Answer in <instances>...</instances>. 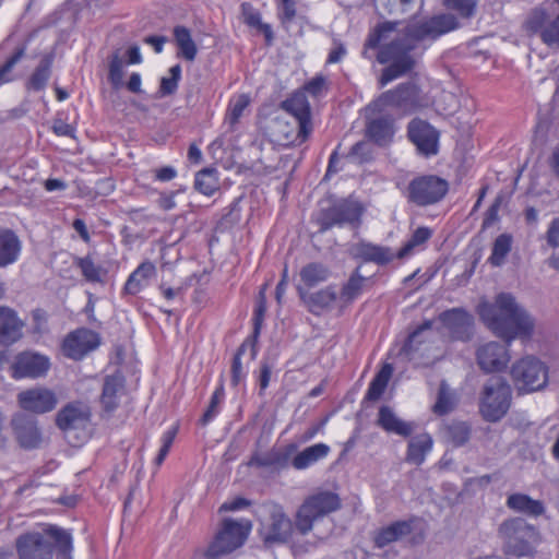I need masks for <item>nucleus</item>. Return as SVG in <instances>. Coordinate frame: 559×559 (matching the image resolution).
Listing matches in <instances>:
<instances>
[{"instance_id": "nucleus-19", "label": "nucleus", "mask_w": 559, "mask_h": 559, "mask_svg": "<svg viewBox=\"0 0 559 559\" xmlns=\"http://www.w3.org/2000/svg\"><path fill=\"white\" fill-rule=\"evenodd\" d=\"M507 346L509 345H502L498 342H489L481 345L476 352L480 369L485 372H496L506 368L510 360Z\"/></svg>"}, {"instance_id": "nucleus-38", "label": "nucleus", "mask_w": 559, "mask_h": 559, "mask_svg": "<svg viewBox=\"0 0 559 559\" xmlns=\"http://www.w3.org/2000/svg\"><path fill=\"white\" fill-rule=\"evenodd\" d=\"M174 37L179 48L178 55L187 61H193L197 57L198 48L190 31L185 26H176L174 28Z\"/></svg>"}, {"instance_id": "nucleus-7", "label": "nucleus", "mask_w": 559, "mask_h": 559, "mask_svg": "<svg viewBox=\"0 0 559 559\" xmlns=\"http://www.w3.org/2000/svg\"><path fill=\"white\" fill-rule=\"evenodd\" d=\"M510 373L520 394L540 391L548 383V367L533 356H526L514 362Z\"/></svg>"}, {"instance_id": "nucleus-4", "label": "nucleus", "mask_w": 559, "mask_h": 559, "mask_svg": "<svg viewBox=\"0 0 559 559\" xmlns=\"http://www.w3.org/2000/svg\"><path fill=\"white\" fill-rule=\"evenodd\" d=\"M259 535L265 547L287 544L296 531L284 508L275 502H265L257 510Z\"/></svg>"}, {"instance_id": "nucleus-16", "label": "nucleus", "mask_w": 559, "mask_h": 559, "mask_svg": "<svg viewBox=\"0 0 559 559\" xmlns=\"http://www.w3.org/2000/svg\"><path fill=\"white\" fill-rule=\"evenodd\" d=\"M99 345V336L88 329H78L63 340L62 353L68 358L79 360Z\"/></svg>"}, {"instance_id": "nucleus-43", "label": "nucleus", "mask_w": 559, "mask_h": 559, "mask_svg": "<svg viewBox=\"0 0 559 559\" xmlns=\"http://www.w3.org/2000/svg\"><path fill=\"white\" fill-rule=\"evenodd\" d=\"M393 368L390 364H385L381 370L376 374L369 384L366 399L369 401H377L383 394L389 380L392 376Z\"/></svg>"}, {"instance_id": "nucleus-53", "label": "nucleus", "mask_w": 559, "mask_h": 559, "mask_svg": "<svg viewBox=\"0 0 559 559\" xmlns=\"http://www.w3.org/2000/svg\"><path fill=\"white\" fill-rule=\"evenodd\" d=\"M122 78L123 60L120 58L119 52L116 51L110 57L108 81L115 90H118L122 86Z\"/></svg>"}, {"instance_id": "nucleus-63", "label": "nucleus", "mask_w": 559, "mask_h": 559, "mask_svg": "<svg viewBox=\"0 0 559 559\" xmlns=\"http://www.w3.org/2000/svg\"><path fill=\"white\" fill-rule=\"evenodd\" d=\"M333 48L331 49L328 56V63H336L340 62L343 57L346 55L345 46L337 39L333 40Z\"/></svg>"}, {"instance_id": "nucleus-3", "label": "nucleus", "mask_w": 559, "mask_h": 559, "mask_svg": "<svg viewBox=\"0 0 559 559\" xmlns=\"http://www.w3.org/2000/svg\"><path fill=\"white\" fill-rule=\"evenodd\" d=\"M53 545L60 551L71 549V536L64 530L50 526L45 534L38 532L26 533L17 537L16 550L20 559H51Z\"/></svg>"}, {"instance_id": "nucleus-31", "label": "nucleus", "mask_w": 559, "mask_h": 559, "mask_svg": "<svg viewBox=\"0 0 559 559\" xmlns=\"http://www.w3.org/2000/svg\"><path fill=\"white\" fill-rule=\"evenodd\" d=\"M155 266L152 262L141 263L128 277L124 284V292L130 295H136L144 288L148 280L155 275Z\"/></svg>"}, {"instance_id": "nucleus-57", "label": "nucleus", "mask_w": 559, "mask_h": 559, "mask_svg": "<svg viewBox=\"0 0 559 559\" xmlns=\"http://www.w3.org/2000/svg\"><path fill=\"white\" fill-rule=\"evenodd\" d=\"M177 430H178L177 427H171L166 432H164V435L162 437V447H160L159 452L155 459V463L157 466L162 465V463L166 459V456L173 445L175 437L177 435Z\"/></svg>"}, {"instance_id": "nucleus-64", "label": "nucleus", "mask_w": 559, "mask_h": 559, "mask_svg": "<svg viewBox=\"0 0 559 559\" xmlns=\"http://www.w3.org/2000/svg\"><path fill=\"white\" fill-rule=\"evenodd\" d=\"M52 131L57 135H61V136H73L74 135V128L61 119H56L53 121Z\"/></svg>"}, {"instance_id": "nucleus-55", "label": "nucleus", "mask_w": 559, "mask_h": 559, "mask_svg": "<svg viewBox=\"0 0 559 559\" xmlns=\"http://www.w3.org/2000/svg\"><path fill=\"white\" fill-rule=\"evenodd\" d=\"M431 329V322L427 321L420 326H418L413 333L409 334L407 341L403 345V352L406 355H411L413 352L418 349V345L421 344L424 341L421 338V334L425 331H428Z\"/></svg>"}, {"instance_id": "nucleus-52", "label": "nucleus", "mask_w": 559, "mask_h": 559, "mask_svg": "<svg viewBox=\"0 0 559 559\" xmlns=\"http://www.w3.org/2000/svg\"><path fill=\"white\" fill-rule=\"evenodd\" d=\"M250 99L247 95L241 94L236 99L231 100L228 107V111L226 115V122L229 123L230 127H234L238 123L239 118L242 116L243 110L248 107Z\"/></svg>"}, {"instance_id": "nucleus-1", "label": "nucleus", "mask_w": 559, "mask_h": 559, "mask_svg": "<svg viewBox=\"0 0 559 559\" xmlns=\"http://www.w3.org/2000/svg\"><path fill=\"white\" fill-rule=\"evenodd\" d=\"M461 26L456 15L442 13L420 22L385 21L368 35L365 47L378 48L377 61L388 64L379 78L380 87L407 75L417 66L419 45L425 39H436Z\"/></svg>"}, {"instance_id": "nucleus-17", "label": "nucleus", "mask_w": 559, "mask_h": 559, "mask_svg": "<svg viewBox=\"0 0 559 559\" xmlns=\"http://www.w3.org/2000/svg\"><path fill=\"white\" fill-rule=\"evenodd\" d=\"M50 368V361L47 356L24 352L15 357L12 364V377L15 379L40 378L46 376Z\"/></svg>"}, {"instance_id": "nucleus-24", "label": "nucleus", "mask_w": 559, "mask_h": 559, "mask_svg": "<svg viewBox=\"0 0 559 559\" xmlns=\"http://www.w3.org/2000/svg\"><path fill=\"white\" fill-rule=\"evenodd\" d=\"M24 322L15 310L0 306V344L11 345L22 337Z\"/></svg>"}, {"instance_id": "nucleus-54", "label": "nucleus", "mask_w": 559, "mask_h": 559, "mask_svg": "<svg viewBox=\"0 0 559 559\" xmlns=\"http://www.w3.org/2000/svg\"><path fill=\"white\" fill-rule=\"evenodd\" d=\"M224 385L221 383L212 394L210 405L201 418L203 425L210 423L218 414L219 405L224 400Z\"/></svg>"}, {"instance_id": "nucleus-8", "label": "nucleus", "mask_w": 559, "mask_h": 559, "mask_svg": "<svg viewBox=\"0 0 559 559\" xmlns=\"http://www.w3.org/2000/svg\"><path fill=\"white\" fill-rule=\"evenodd\" d=\"M251 531V523L245 520L225 519L222 528L205 551L209 559H218L239 548Z\"/></svg>"}, {"instance_id": "nucleus-18", "label": "nucleus", "mask_w": 559, "mask_h": 559, "mask_svg": "<svg viewBox=\"0 0 559 559\" xmlns=\"http://www.w3.org/2000/svg\"><path fill=\"white\" fill-rule=\"evenodd\" d=\"M17 401L24 411L35 414L51 412L58 403L55 392L47 388H34L22 391L17 395Z\"/></svg>"}, {"instance_id": "nucleus-44", "label": "nucleus", "mask_w": 559, "mask_h": 559, "mask_svg": "<svg viewBox=\"0 0 559 559\" xmlns=\"http://www.w3.org/2000/svg\"><path fill=\"white\" fill-rule=\"evenodd\" d=\"M512 247V236L509 234L499 235L492 245L491 254L488 258V262L492 266H501Z\"/></svg>"}, {"instance_id": "nucleus-35", "label": "nucleus", "mask_w": 559, "mask_h": 559, "mask_svg": "<svg viewBox=\"0 0 559 559\" xmlns=\"http://www.w3.org/2000/svg\"><path fill=\"white\" fill-rule=\"evenodd\" d=\"M507 506L518 512H522L528 515L538 516L545 512V508L542 501L534 500L527 495L513 493L508 497Z\"/></svg>"}, {"instance_id": "nucleus-42", "label": "nucleus", "mask_w": 559, "mask_h": 559, "mask_svg": "<svg viewBox=\"0 0 559 559\" xmlns=\"http://www.w3.org/2000/svg\"><path fill=\"white\" fill-rule=\"evenodd\" d=\"M456 406V397L445 381H441L437 402L432 406V412L438 416H443L452 412Z\"/></svg>"}, {"instance_id": "nucleus-60", "label": "nucleus", "mask_w": 559, "mask_h": 559, "mask_svg": "<svg viewBox=\"0 0 559 559\" xmlns=\"http://www.w3.org/2000/svg\"><path fill=\"white\" fill-rule=\"evenodd\" d=\"M265 310H266V306H265V301H259L258 306L255 307V310H254V316H253V334H252V340H250L251 342L255 343L259 334H260V330H261V326H262V322H263V318H264V313H265Z\"/></svg>"}, {"instance_id": "nucleus-26", "label": "nucleus", "mask_w": 559, "mask_h": 559, "mask_svg": "<svg viewBox=\"0 0 559 559\" xmlns=\"http://www.w3.org/2000/svg\"><path fill=\"white\" fill-rule=\"evenodd\" d=\"M377 425L389 433L404 438L409 437L415 430V424L402 420L389 406H381L378 413Z\"/></svg>"}, {"instance_id": "nucleus-39", "label": "nucleus", "mask_w": 559, "mask_h": 559, "mask_svg": "<svg viewBox=\"0 0 559 559\" xmlns=\"http://www.w3.org/2000/svg\"><path fill=\"white\" fill-rule=\"evenodd\" d=\"M330 270L320 262H311L305 265L300 271V280L307 287H313L330 277Z\"/></svg>"}, {"instance_id": "nucleus-62", "label": "nucleus", "mask_w": 559, "mask_h": 559, "mask_svg": "<svg viewBox=\"0 0 559 559\" xmlns=\"http://www.w3.org/2000/svg\"><path fill=\"white\" fill-rule=\"evenodd\" d=\"M250 504H251L250 500L242 498V497H237L230 501L224 502L219 507V512L238 511V510L248 508Z\"/></svg>"}, {"instance_id": "nucleus-20", "label": "nucleus", "mask_w": 559, "mask_h": 559, "mask_svg": "<svg viewBox=\"0 0 559 559\" xmlns=\"http://www.w3.org/2000/svg\"><path fill=\"white\" fill-rule=\"evenodd\" d=\"M440 321L450 331L455 340L468 341L473 335V316L462 308L443 311Z\"/></svg>"}, {"instance_id": "nucleus-14", "label": "nucleus", "mask_w": 559, "mask_h": 559, "mask_svg": "<svg viewBox=\"0 0 559 559\" xmlns=\"http://www.w3.org/2000/svg\"><path fill=\"white\" fill-rule=\"evenodd\" d=\"M281 108L293 116L298 123L296 139L299 140L300 143L306 141L312 132V122L310 104L305 93H294L281 104Z\"/></svg>"}, {"instance_id": "nucleus-13", "label": "nucleus", "mask_w": 559, "mask_h": 559, "mask_svg": "<svg viewBox=\"0 0 559 559\" xmlns=\"http://www.w3.org/2000/svg\"><path fill=\"white\" fill-rule=\"evenodd\" d=\"M11 428L17 444L24 450H34L44 441L38 420L27 414L17 413L11 419Z\"/></svg>"}, {"instance_id": "nucleus-10", "label": "nucleus", "mask_w": 559, "mask_h": 559, "mask_svg": "<svg viewBox=\"0 0 559 559\" xmlns=\"http://www.w3.org/2000/svg\"><path fill=\"white\" fill-rule=\"evenodd\" d=\"M449 190V183L435 175L419 176L411 180L406 198L417 206H427L440 202Z\"/></svg>"}, {"instance_id": "nucleus-12", "label": "nucleus", "mask_w": 559, "mask_h": 559, "mask_svg": "<svg viewBox=\"0 0 559 559\" xmlns=\"http://www.w3.org/2000/svg\"><path fill=\"white\" fill-rule=\"evenodd\" d=\"M525 27L527 31L538 34L547 46H559V13L555 15L544 7L535 8L528 13Z\"/></svg>"}, {"instance_id": "nucleus-41", "label": "nucleus", "mask_w": 559, "mask_h": 559, "mask_svg": "<svg viewBox=\"0 0 559 559\" xmlns=\"http://www.w3.org/2000/svg\"><path fill=\"white\" fill-rule=\"evenodd\" d=\"M219 183L215 168H203L197 173L194 188L200 193L211 197L218 190Z\"/></svg>"}, {"instance_id": "nucleus-50", "label": "nucleus", "mask_w": 559, "mask_h": 559, "mask_svg": "<svg viewBox=\"0 0 559 559\" xmlns=\"http://www.w3.org/2000/svg\"><path fill=\"white\" fill-rule=\"evenodd\" d=\"M546 239L547 243L554 249L552 254L548 259V264L559 271V217L550 223Z\"/></svg>"}, {"instance_id": "nucleus-22", "label": "nucleus", "mask_w": 559, "mask_h": 559, "mask_svg": "<svg viewBox=\"0 0 559 559\" xmlns=\"http://www.w3.org/2000/svg\"><path fill=\"white\" fill-rule=\"evenodd\" d=\"M91 419L87 405L81 402H72L63 406L56 416V425L62 431L68 432L85 428Z\"/></svg>"}, {"instance_id": "nucleus-36", "label": "nucleus", "mask_w": 559, "mask_h": 559, "mask_svg": "<svg viewBox=\"0 0 559 559\" xmlns=\"http://www.w3.org/2000/svg\"><path fill=\"white\" fill-rule=\"evenodd\" d=\"M431 448L432 439L428 433L417 435L408 442L406 461L415 465H420Z\"/></svg>"}, {"instance_id": "nucleus-46", "label": "nucleus", "mask_w": 559, "mask_h": 559, "mask_svg": "<svg viewBox=\"0 0 559 559\" xmlns=\"http://www.w3.org/2000/svg\"><path fill=\"white\" fill-rule=\"evenodd\" d=\"M471 437V428L466 423L455 421L444 428V438L454 447L464 445Z\"/></svg>"}, {"instance_id": "nucleus-28", "label": "nucleus", "mask_w": 559, "mask_h": 559, "mask_svg": "<svg viewBox=\"0 0 559 559\" xmlns=\"http://www.w3.org/2000/svg\"><path fill=\"white\" fill-rule=\"evenodd\" d=\"M414 520L396 521L390 525L380 528L374 537L373 543L378 548H383L394 542L400 540L404 536H407L413 531Z\"/></svg>"}, {"instance_id": "nucleus-32", "label": "nucleus", "mask_w": 559, "mask_h": 559, "mask_svg": "<svg viewBox=\"0 0 559 559\" xmlns=\"http://www.w3.org/2000/svg\"><path fill=\"white\" fill-rule=\"evenodd\" d=\"M330 452V447L325 443H317L304 449L292 461L296 469H306L320 460L324 459Z\"/></svg>"}, {"instance_id": "nucleus-33", "label": "nucleus", "mask_w": 559, "mask_h": 559, "mask_svg": "<svg viewBox=\"0 0 559 559\" xmlns=\"http://www.w3.org/2000/svg\"><path fill=\"white\" fill-rule=\"evenodd\" d=\"M368 136L378 145L383 146L391 142L394 128L389 117H380L371 120L367 127Z\"/></svg>"}, {"instance_id": "nucleus-11", "label": "nucleus", "mask_w": 559, "mask_h": 559, "mask_svg": "<svg viewBox=\"0 0 559 559\" xmlns=\"http://www.w3.org/2000/svg\"><path fill=\"white\" fill-rule=\"evenodd\" d=\"M362 212L364 207L359 202L349 199L342 200L321 211L318 218L320 231L324 233L334 226H358Z\"/></svg>"}, {"instance_id": "nucleus-6", "label": "nucleus", "mask_w": 559, "mask_h": 559, "mask_svg": "<svg viewBox=\"0 0 559 559\" xmlns=\"http://www.w3.org/2000/svg\"><path fill=\"white\" fill-rule=\"evenodd\" d=\"M340 507V497L331 491H320L308 497L296 512V532L300 535L308 534L316 520L336 511Z\"/></svg>"}, {"instance_id": "nucleus-47", "label": "nucleus", "mask_w": 559, "mask_h": 559, "mask_svg": "<svg viewBox=\"0 0 559 559\" xmlns=\"http://www.w3.org/2000/svg\"><path fill=\"white\" fill-rule=\"evenodd\" d=\"M74 264L81 270L82 275L87 282L99 283L103 281L105 271L94 263L90 255L75 258Z\"/></svg>"}, {"instance_id": "nucleus-29", "label": "nucleus", "mask_w": 559, "mask_h": 559, "mask_svg": "<svg viewBox=\"0 0 559 559\" xmlns=\"http://www.w3.org/2000/svg\"><path fill=\"white\" fill-rule=\"evenodd\" d=\"M22 243L10 229L0 228V269L15 263L21 254Z\"/></svg>"}, {"instance_id": "nucleus-25", "label": "nucleus", "mask_w": 559, "mask_h": 559, "mask_svg": "<svg viewBox=\"0 0 559 559\" xmlns=\"http://www.w3.org/2000/svg\"><path fill=\"white\" fill-rule=\"evenodd\" d=\"M124 393V378L120 373L106 376L103 383L100 404L103 409L111 414L120 403V397Z\"/></svg>"}, {"instance_id": "nucleus-21", "label": "nucleus", "mask_w": 559, "mask_h": 559, "mask_svg": "<svg viewBox=\"0 0 559 559\" xmlns=\"http://www.w3.org/2000/svg\"><path fill=\"white\" fill-rule=\"evenodd\" d=\"M349 254L355 260H360L364 263L372 262L378 265H385L396 258V253L390 247L365 240L353 243L349 248Z\"/></svg>"}, {"instance_id": "nucleus-34", "label": "nucleus", "mask_w": 559, "mask_h": 559, "mask_svg": "<svg viewBox=\"0 0 559 559\" xmlns=\"http://www.w3.org/2000/svg\"><path fill=\"white\" fill-rule=\"evenodd\" d=\"M53 62V53H46L39 61V64L35 68L34 72L29 76L26 86L28 90L41 91L46 87L50 75L51 67Z\"/></svg>"}, {"instance_id": "nucleus-15", "label": "nucleus", "mask_w": 559, "mask_h": 559, "mask_svg": "<svg viewBox=\"0 0 559 559\" xmlns=\"http://www.w3.org/2000/svg\"><path fill=\"white\" fill-rule=\"evenodd\" d=\"M407 135L421 155L428 157L438 153L439 132L427 121L413 119L408 123Z\"/></svg>"}, {"instance_id": "nucleus-27", "label": "nucleus", "mask_w": 559, "mask_h": 559, "mask_svg": "<svg viewBox=\"0 0 559 559\" xmlns=\"http://www.w3.org/2000/svg\"><path fill=\"white\" fill-rule=\"evenodd\" d=\"M298 292L308 309L314 314L331 308L337 298V292L333 285L311 294H307L301 287H298Z\"/></svg>"}, {"instance_id": "nucleus-9", "label": "nucleus", "mask_w": 559, "mask_h": 559, "mask_svg": "<svg viewBox=\"0 0 559 559\" xmlns=\"http://www.w3.org/2000/svg\"><path fill=\"white\" fill-rule=\"evenodd\" d=\"M498 533L503 539V552L507 556L520 558L531 554L530 540L534 536L535 530L524 519L513 518L503 521Z\"/></svg>"}, {"instance_id": "nucleus-58", "label": "nucleus", "mask_w": 559, "mask_h": 559, "mask_svg": "<svg viewBox=\"0 0 559 559\" xmlns=\"http://www.w3.org/2000/svg\"><path fill=\"white\" fill-rule=\"evenodd\" d=\"M25 48H19L8 60L7 62L0 67V85L11 81L10 73L14 66L21 60L24 56Z\"/></svg>"}, {"instance_id": "nucleus-40", "label": "nucleus", "mask_w": 559, "mask_h": 559, "mask_svg": "<svg viewBox=\"0 0 559 559\" xmlns=\"http://www.w3.org/2000/svg\"><path fill=\"white\" fill-rule=\"evenodd\" d=\"M241 13L243 16V22L250 26L259 29L263 33L266 43L270 45L273 40V31L271 25L263 23L261 21V14L258 10H255L250 3L241 4Z\"/></svg>"}, {"instance_id": "nucleus-56", "label": "nucleus", "mask_w": 559, "mask_h": 559, "mask_svg": "<svg viewBox=\"0 0 559 559\" xmlns=\"http://www.w3.org/2000/svg\"><path fill=\"white\" fill-rule=\"evenodd\" d=\"M372 147L367 141L357 142L352 146L348 157L357 163H365L371 159Z\"/></svg>"}, {"instance_id": "nucleus-45", "label": "nucleus", "mask_w": 559, "mask_h": 559, "mask_svg": "<svg viewBox=\"0 0 559 559\" xmlns=\"http://www.w3.org/2000/svg\"><path fill=\"white\" fill-rule=\"evenodd\" d=\"M415 0H374L380 15H403L409 12Z\"/></svg>"}, {"instance_id": "nucleus-23", "label": "nucleus", "mask_w": 559, "mask_h": 559, "mask_svg": "<svg viewBox=\"0 0 559 559\" xmlns=\"http://www.w3.org/2000/svg\"><path fill=\"white\" fill-rule=\"evenodd\" d=\"M419 87L412 82L401 83L394 90L384 92L380 100L388 106L411 110L419 105Z\"/></svg>"}, {"instance_id": "nucleus-61", "label": "nucleus", "mask_w": 559, "mask_h": 559, "mask_svg": "<svg viewBox=\"0 0 559 559\" xmlns=\"http://www.w3.org/2000/svg\"><path fill=\"white\" fill-rule=\"evenodd\" d=\"M285 461V456L280 453H272L264 457L254 456L251 460V464H255L258 466L266 467L271 465H278Z\"/></svg>"}, {"instance_id": "nucleus-49", "label": "nucleus", "mask_w": 559, "mask_h": 559, "mask_svg": "<svg viewBox=\"0 0 559 559\" xmlns=\"http://www.w3.org/2000/svg\"><path fill=\"white\" fill-rule=\"evenodd\" d=\"M443 5L457 13L463 20H471L475 16L478 1L477 0H443Z\"/></svg>"}, {"instance_id": "nucleus-37", "label": "nucleus", "mask_w": 559, "mask_h": 559, "mask_svg": "<svg viewBox=\"0 0 559 559\" xmlns=\"http://www.w3.org/2000/svg\"><path fill=\"white\" fill-rule=\"evenodd\" d=\"M367 277L360 274V266L356 267L355 271L350 274L349 278L346 283L343 284L340 292V299L343 304H352L356 298H358L362 290Z\"/></svg>"}, {"instance_id": "nucleus-2", "label": "nucleus", "mask_w": 559, "mask_h": 559, "mask_svg": "<svg viewBox=\"0 0 559 559\" xmlns=\"http://www.w3.org/2000/svg\"><path fill=\"white\" fill-rule=\"evenodd\" d=\"M479 316L487 326L508 345L518 336H531L534 319L509 293H500L493 304L479 307Z\"/></svg>"}, {"instance_id": "nucleus-51", "label": "nucleus", "mask_w": 559, "mask_h": 559, "mask_svg": "<svg viewBox=\"0 0 559 559\" xmlns=\"http://www.w3.org/2000/svg\"><path fill=\"white\" fill-rule=\"evenodd\" d=\"M181 78L180 64H175L169 69V76H163L159 85L160 96L173 95L177 88Z\"/></svg>"}, {"instance_id": "nucleus-48", "label": "nucleus", "mask_w": 559, "mask_h": 559, "mask_svg": "<svg viewBox=\"0 0 559 559\" xmlns=\"http://www.w3.org/2000/svg\"><path fill=\"white\" fill-rule=\"evenodd\" d=\"M432 231L428 227H418L407 240V242L399 250L396 258L404 259L409 255L416 247L423 246L429 240Z\"/></svg>"}, {"instance_id": "nucleus-59", "label": "nucleus", "mask_w": 559, "mask_h": 559, "mask_svg": "<svg viewBox=\"0 0 559 559\" xmlns=\"http://www.w3.org/2000/svg\"><path fill=\"white\" fill-rule=\"evenodd\" d=\"M296 16V3L295 0H281L278 17L286 28Z\"/></svg>"}, {"instance_id": "nucleus-5", "label": "nucleus", "mask_w": 559, "mask_h": 559, "mask_svg": "<svg viewBox=\"0 0 559 559\" xmlns=\"http://www.w3.org/2000/svg\"><path fill=\"white\" fill-rule=\"evenodd\" d=\"M511 404V386L501 377H491L483 386L479 397V412L491 423L500 420Z\"/></svg>"}, {"instance_id": "nucleus-30", "label": "nucleus", "mask_w": 559, "mask_h": 559, "mask_svg": "<svg viewBox=\"0 0 559 559\" xmlns=\"http://www.w3.org/2000/svg\"><path fill=\"white\" fill-rule=\"evenodd\" d=\"M248 348H250L249 361L254 360L258 350L255 347V343L251 342L249 338L246 340L238 347V349L233 358L230 372H231V385H234V386H237L246 379L247 371H246V368L243 366L241 358Z\"/></svg>"}]
</instances>
